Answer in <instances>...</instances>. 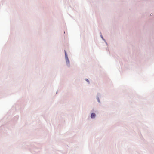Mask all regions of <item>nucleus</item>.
<instances>
[{"instance_id": "obj_2", "label": "nucleus", "mask_w": 154, "mask_h": 154, "mask_svg": "<svg viewBox=\"0 0 154 154\" xmlns=\"http://www.w3.org/2000/svg\"><path fill=\"white\" fill-rule=\"evenodd\" d=\"M86 81L87 82H89V81H88V79H86Z\"/></svg>"}, {"instance_id": "obj_1", "label": "nucleus", "mask_w": 154, "mask_h": 154, "mask_svg": "<svg viewBox=\"0 0 154 154\" xmlns=\"http://www.w3.org/2000/svg\"><path fill=\"white\" fill-rule=\"evenodd\" d=\"M95 114L94 113H92L91 114V117L92 118H94L95 117Z\"/></svg>"}, {"instance_id": "obj_3", "label": "nucleus", "mask_w": 154, "mask_h": 154, "mask_svg": "<svg viewBox=\"0 0 154 154\" xmlns=\"http://www.w3.org/2000/svg\"><path fill=\"white\" fill-rule=\"evenodd\" d=\"M98 102H100V100H99V99H98Z\"/></svg>"}]
</instances>
